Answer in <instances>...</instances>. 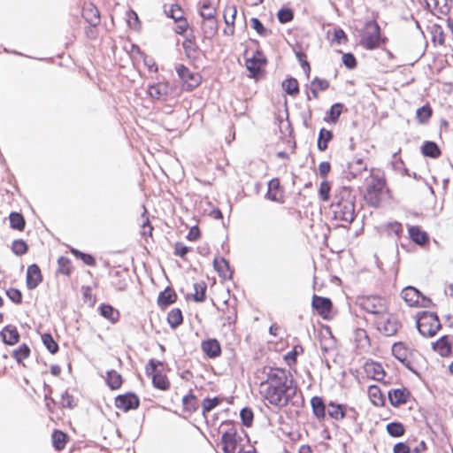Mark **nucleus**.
I'll list each match as a JSON object with an SVG mask.
<instances>
[{
  "label": "nucleus",
  "instance_id": "42",
  "mask_svg": "<svg viewBox=\"0 0 453 453\" xmlns=\"http://www.w3.org/2000/svg\"><path fill=\"white\" fill-rule=\"evenodd\" d=\"M151 380L153 387L157 389L165 391L170 388V381L167 376L160 372H153Z\"/></svg>",
  "mask_w": 453,
  "mask_h": 453
},
{
  "label": "nucleus",
  "instance_id": "64",
  "mask_svg": "<svg viewBox=\"0 0 453 453\" xmlns=\"http://www.w3.org/2000/svg\"><path fill=\"white\" fill-rule=\"evenodd\" d=\"M385 229L388 235L395 234L397 237H400L403 232V225L398 221L388 222Z\"/></svg>",
  "mask_w": 453,
  "mask_h": 453
},
{
  "label": "nucleus",
  "instance_id": "13",
  "mask_svg": "<svg viewBox=\"0 0 453 453\" xmlns=\"http://www.w3.org/2000/svg\"><path fill=\"white\" fill-rule=\"evenodd\" d=\"M401 326L400 321L393 315H390L385 320L377 321L378 330L385 336L395 335Z\"/></svg>",
  "mask_w": 453,
  "mask_h": 453
},
{
  "label": "nucleus",
  "instance_id": "44",
  "mask_svg": "<svg viewBox=\"0 0 453 453\" xmlns=\"http://www.w3.org/2000/svg\"><path fill=\"white\" fill-rule=\"evenodd\" d=\"M10 220V227L18 230L23 231L26 226V219L21 212L12 211L9 214Z\"/></svg>",
  "mask_w": 453,
  "mask_h": 453
},
{
  "label": "nucleus",
  "instance_id": "15",
  "mask_svg": "<svg viewBox=\"0 0 453 453\" xmlns=\"http://www.w3.org/2000/svg\"><path fill=\"white\" fill-rule=\"evenodd\" d=\"M411 396V392L407 388H392L388 392V398L390 404L396 408L405 404Z\"/></svg>",
  "mask_w": 453,
  "mask_h": 453
},
{
  "label": "nucleus",
  "instance_id": "34",
  "mask_svg": "<svg viewBox=\"0 0 453 453\" xmlns=\"http://www.w3.org/2000/svg\"><path fill=\"white\" fill-rule=\"evenodd\" d=\"M368 395L375 406H384L386 404V397L378 385H371L368 387Z\"/></svg>",
  "mask_w": 453,
  "mask_h": 453
},
{
  "label": "nucleus",
  "instance_id": "33",
  "mask_svg": "<svg viewBox=\"0 0 453 453\" xmlns=\"http://www.w3.org/2000/svg\"><path fill=\"white\" fill-rule=\"evenodd\" d=\"M423 156L430 158H438L441 155V150L438 144L434 141H426L423 142L421 148Z\"/></svg>",
  "mask_w": 453,
  "mask_h": 453
},
{
  "label": "nucleus",
  "instance_id": "50",
  "mask_svg": "<svg viewBox=\"0 0 453 453\" xmlns=\"http://www.w3.org/2000/svg\"><path fill=\"white\" fill-rule=\"evenodd\" d=\"M127 23L129 28L139 30L141 28V21L137 12L132 8H128L126 12Z\"/></svg>",
  "mask_w": 453,
  "mask_h": 453
},
{
  "label": "nucleus",
  "instance_id": "38",
  "mask_svg": "<svg viewBox=\"0 0 453 453\" xmlns=\"http://www.w3.org/2000/svg\"><path fill=\"white\" fill-rule=\"evenodd\" d=\"M105 381L110 389L117 390L122 386L123 379L121 374L115 370H109L106 372Z\"/></svg>",
  "mask_w": 453,
  "mask_h": 453
},
{
  "label": "nucleus",
  "instance_id": "43",
  "mask_svg": "<svg viewBox=\"0 0 453 453\" xmlns=\"http://www.w3.org/2000/svg\"><path fill=\"white\" fill-rule=\"evenodd\" d=\"M386 431L390 437L398 438L404 434L405 426L400 421H392L387 424Z\"/></svg>",
  "mask_w": 453,
  "mask_h": 453
},
{
  "label": "nucleus",
  "instance_id": "58",
  "mask_svg": "<svg viewBox=\"0 0 453 453\" xmlns=\"http://www.w3.org/2000/svg\"><path fill=\"white\" fill-rule=\"evenodd\" d=\"M277 19L280 23L287 24L294 19V12L289 7H281L277 12Z\"/></svg>",
  "mask_w": 453,
  "mask_h": 453
},
{
  "label": "nucleus",
  "instance_id": "27",
  "mask_svg": "<svg viewBox=\"0 0 453 453\" xmlns=\"http://www.w3.org/2000/svg\"><path fill=\"white\" fill-rule=\"evenodd\" d=\"M346 405L334 401H329L326 414L334 420H342L345 418Z\"/></svg>",
  "mask_w": 453,
  "mask_h": 453
},
{
  "label": "nucleus",
  "instance_id": "39",
  "mask_svg": "<svg viewBox=\"0 0 453 453\" xmlns=\"http://www.w3.org/2000/svg\"><path fill=\"white\" fill-rule=\"evenodd\" d=\"M182 406L183 410L187 412L193 413L198 410V402L196 395L193 393L192 389L183 396L182 398Z\"/></svg>",
  "mask_w": 453,
  "mask_h": 453
},
{
  "label": "nucleus",
  "instance_id": "6",
  "mask_svg": "<svg viewBox=\"0 0 453 453\" xmlns=\"http://www.w3.org/2000/svg\"><path fill=\"white\" fill-rule=\"evenodd\" d=\"M221 426H230L221 435L222 449L224 453H237L238 444L242 441V437L238 435L237 429L233 420H225Z\"/></svg>",
  "mask_w": 453,
  "mask_h": 453
},
{
  "label": "nucleus",
  "instance_id": "31",
  "mask_svg": "<svg viewBox=\"0 0 453 453\" xmlns=\"http://www.w3.org/2000/svg\"><path fill=\"white\" fill-rule=\"evenodd\" d=\"M333 202H339V203L356 202V196L353 194L352 188L349 186L341 187L335 192Z\"/></svg>",
  "mask_w": 453,
  "mask_h": 453
},
{
  "label": "nucleus",
  "instance_id": "5",
  "mask_svg": "<svg viewBox=\"0 0 453 453\" xmlns=\"http://www.w3.org/2000/svg\"><path fill=\"white\" fill-rule=\"evenodd\" d=\"M267 64V58L258 47L250 58L245 57V66L250 73V77L255 80L261 79L265 74L264 67Z\"/></svg>",
  "mask_w": 453,
  "mask_h": 453
},
{
  "label": "nucleus",
  "instance_id": "21",
  "mask_svg": "<svg viewBox=\"0 0 453 453\" xmlns=\"http://www.w3.org/2000/svg\"><path fill=\"white\" fill-rule=\"evenodd\" d=\"M310 403L313 416L319 421L325 420L327 412V403H326L324 398L322 396L314 395L311 397Z\"/></svg>",
  "mask_w": 453,
  "mask_h": 453
},
{
  "label": "nucleus",
  "instance_id": "14",
  "mask_svg": "<svg viewBox=\"0 0 453 453\" xmlns=\"http://www.w3.org/2000/svg\"><path fill=\"white\" fill-rule=\"evenodd\" d=\"M43 280L41 269L37 264L28 265L27 269L26 285L27 289L36 288Z\"/></svg>",
  "mask_w": 453,
  "mask_h": 453
},
{
  "label": "nucleus",
  "instance_id": "55",
  "mask_svg": "<svg viewBox=\"0 0 453 453\" xmlns=\"http://www.w3.org/2000/svg\"><path fill=\"white\" fill-rule=\"evenodd\" d=\"M112 287L118 291H124L127 288V282L125 278L122 277V273L120 271H115L112 273Z\"/></svg>",
  "mask_w": 453,
  "mask_h": 453
},
{
  "label": "nucleus",
  "instance_id": "45",
  "mask_svg": "<svg viewBox=\"0 0 453 453\" xmlns=\"http://www.w3.org/2000/svg\"><path fill=\"white\" fill-rule=\"evenodd\" d=\"M195 293L191 298L196 303H203L206 300L207 285L204 281L196 282L194 284Z\"/></svg>",
  "mask_w": 453,
  "mask_h": 453
},
{
  "label": "nucleus",
  "instance_id": "18",
  "mask_svg": "<svg viewBox=\"0 0 453 453\" xmlns=\"http://www.w3.org/2000/svg\"><path fill=\"white\" fill-rule=\"evenodd\" d=\"M201 349L204 355L211 359L220 357L222 352L220 342L216 338L203 340L201 342Z\"/></svg>",
  "mask_w": 453,
  "mask_h": 453
},
{
  "label": "nucleus",
  "instance_id": "17",
  "mask_svg": "<svg viewBox=\"0 0 453 453\" xmlns=\"http://www.w3.org/2000/svg\"><path fill=\"white\" fill-rule=\"evenodd\" d=\"M213 267L218 275L222 280H232L234 270L231 268L229 261L223 257H215L213 259Z\"/></svg>",
  "mask_w": 453,
  "mask_h": 453
},
{
  "label": "nucleus",
  "instance_id": "60",
  "mask_svg": "<svg viewBox=\"0 0 453 453\" xmlns=\"http://www.w3.org/2000/svg\"><path fill=\"white\" fill-rule=\"evenodd\" d=\"M250 27L260 35L263 37H266L269 34H271V31L267 29L264 24L261 22V20L258 18H251L250 20Z\"/></svg>",
  "mask_w": 453,
  "mask_h": 453
},
{
  "label": "nucleus",
  "instance_id": "57",
  "mask_svg": "<svg viewBox=\"0 0 453 453\" xmlns=\"http://www.w3.org/2000/svg\"><path fill=\"white\" fill-rule=\"evenodd\" d=\"M58 272L64 275L69 276L73 273L71 260L69 257L61 256L58 259Z\"/></svg>",
  "mask_w": 453,
  "mask_h": 453
},
{
  "label": "nucleus",
  "instance_id": "62",
  "mask_svg": "<svg viewBox=\"0 0 453 453\" xmlns=\"http://www.w3.org/2000/svg\"><path fill=\"white\" fill-rule=\"evenodd\" d=\"M431 35L434 43L438 42L440 45L444 44V33L442 27L440 25L435 24L432 27Z\"/></svg>",
  "mask_w": 453,
  "mask_h": 453
},
{
  "label": "nucleus",
  "instance_id": "41",
  "mask_svg": "<svg viewBox=\"0 0 453 453\" xmlns=\"http://www.w3.org/2000/svg\"><path fill=\"white\" fill-rule=\"evenodd\" d=\"M167 323L172 329L178 328L183 323V314L180 308L171 310L166 318Z\"/></svg>",
  "mask_w": 453,
  "mask_h": 453
},
{
  "label": "nucleus",
  "instance_id": "24",
  "mask_svg": "<svg viewBox=\"0 0 453 453\" xmlns=\"http://www.w3.org/2000/svg\"><path fill=\"white\" fill-rule=\"evenodd\" d=\"M365 371L368 377L380 381L386 375V372L381 364L372 360L366 361L364 365Z\"/></svg>",
  "mask_w": 453,
  "mask_h": 453
},
{
  "label": "nucleus",
  "instance_id": "11",
  "mask_svg": "<svg viewBox=\"0 0 453 453\" xmlns=\"http://www.w3.org/2000/svg\"><path fill=\"white\" fill-rule=\"evenodd\" d=\"M148 95L153 100L166 101L172 94V88L169 82L150 83L147 89Z\"/></svg>",
  "mask_w": 453,
  "mask_h": 453
},
{
  "label": "nucleus",
  "instance_id": "40",
  "mask_svg": "<svg viewBox=\"0 0 453 453\" xmlns=\"http://www.w3.org/2000/svg\"><path fill=\"white\" fill-rule=\"evenodd\" d=\"M365 170L366 166L357 167L354 163H348L346 169L342 171V178L347 181H351L357 178Z\"/></svg>",
  "mask_w": 453,
  "mask_h": 453
},
{
  "label": "nucleus",
  "instance_id": "25",
  "mask_svg": "<svg viewBox=\"0 0 453 453\" xmlns=\"http://www.w3.org/2000/svg\"><path fill=\"white\" fill-rule=\"evenodd\" d=\"M432 348L442 357H449L452 352V344L448 335L441 336L435 342L432 343Z\"/></svg>",
  "mask_w": 453,
  "mask_h": 453
},
{
  "label": "nucleus",
  "instance_id": "29",
  "mask_svg": "<svg viewBox=\"0 0 453 453\" xmlns=\"http://www.w3.org/2000/svg\"><path fill=\"white\" fill-rule=\"evenodd\" d=\"M421 292L415 287L407 286L405 287L401 293V296L404 302L410 307H415L418 303V299L420 297Z\"/></svg>",
  "mask_w": 453,
  "mask_h": 453
},
{
  "label": "nucleus",
  "instance_id": "7",
  "mask_svg": "<svg viewBox=\"0 0 453 453\" xmlns=\"http://www.w3.org/2000/svg\"><path fill=\"white\" fill-rule=\"evenodd\" d=\"M176 73L183 82V87L186 91H193L202 82V76L198 73L191 72L185 65L178 64L175 66Z\"/></svg>",
  "mask_w": 453,
  "mask_h": 453
},
{
  "label": "nucleus",
  "instance_id": "20",
  "mask_svg": "<svg viewBox=\"0 0 453 453\" xmlns=\"http://www.w3.org/2000/svg\"><path fill=\"white\" fill-rule=\"evenodd\" d=\"M409 238L412 242L420 247L429 243V234L419 226H408Z\"/></svg>",
  "mask_w": 453,
  "mask_h": 453
},
{
  "label": "nucleus",
  "instance_id": "63",
  "mask_svg": "<svg viewBox=\"0 0 453 453\" xmlns=\"http://www.w3.org/2000/svg\"><path fill=\"white\" fill-rule=\"evenodd\" d=\"M332 42L339 45L345 44L348 42V35L342 27H336L334 28Z\"/></svg>",
  "mask_w": 453,
  "mask_h": 453
},
{
  "label": "nucleus",
  "instance_id": "37",
  "mask_svg": "<svg viewBox=\"0 0 453 453\" xmlns=\"http://www.w3.org/2000/svg\"><path fill=\"white\" fill-rule=\"evenodd\" d=\"M51 440L54 449L57 451H60L65 447L68 441V435L61 430L55 429L51 434Z\"/></svg>",
  "mask_w": 453,
  "mask_h": 453
},
{
  "label": "nucleus",
  "instance_id": "22",
  "mask_svg": "<svg viewBox=\"0 0 453 453\" xmlns=\"http://www.w3.org/2000/svg\"><path fill=\"white\" fill-rule=\"evenodd\" d=\"M177 298L175 290L172 287L167 286L163 291L159 292L157 303L161 310H165L171 304L176 303Z\"/></svg>",
  "mask_w": 453,
  "mask_h": 453
},
{
  "label": "nucleus",
  "instance_id": "1",
  "mask_svg": "<svg viewBox=\"0 0 453 453\" xmlns=\"http://www.w3.org/2000/svg\"><path fill=\"white\" fill-rule=\"evenodd\" d=\"M266 379L261 386L266 385L265 399L279 409L288 405L287 389H292L293 379L288 378L285 368L267 366L264 368Z\"/></svg>",
  "mask_w": 453,
  "mask_h": 453
},
{
  "label": "nucleus",
  "instance_id": "54",
  "mask_svg": "<svg viewBox=\"0 0 453 453\" xmlns=\"http://www.w3.org/2000/svg\"><path fill=\"white\" fill-rule=\"evenodd\" d=\"M240 418L243 426L250 427L253 425L254 412L250 407L245 406L240 411Z\"/></svg>",
  "mask_w": 453,
  "mask_h": 453
},
{
  "label": "nucleus",
  "instance_id": "2",
  "mask_svg": "<svg viewBox=\"0 0 453 453\" xmlns=\"http://www.w3.org/2000/svg\"><path fill=\"white\" fill-rule=\"evenodd\" d=\"M416 326L421 335L434 337L441 328V324L436 312L422 311L417 313Z\"/></svg>",
  "mask_w": 453,
  "mask_h": 453
},
{
  "label": "nucleus",
  "instance_id": "10",
  "mask_svg": "<svg viewBox=\"0 0 453 453\" xmlns=\"http://www.w3.org/2000/svg\"><path fill=\"white\" fill-rule=\"evenodd\" d=\"M115 406L124 412L136 410L140 406V398L134 392H127L115 397Z\"/></svg>",
  "mask_w": 453,
  "mask_h": 453
},
{
  "label": "nucleus",
  "instance_id": "30",
  "mask_svg": "<svg viewBox=\"0 0 453 453\" xmlns=\"http://www.w3.org/2000/svg\"><path fill=\"white\" fill-rule=\"evenodd\" d=\"M344 109L345 106L342 103L333 104L330 109L326 112L325 117L323 119L324 121L326 123L336 124Z\"/></svg>",
  "mask_w": 453,
  "mask_h": 453
},
{
  "label": "nucleus",
  "instance_id": "47",
  "mask_svg": "<svg viewBox=\"0 0 453 453\" xmlns=\"http://www.w3.org/2000/svg\"><path fill=\"white\" fill-rule=\"evenodd\" d=\"M303 352V348L300 344L295 345L292 349L287 352L283 359L288 364V365L291 366L296 365L297 362V357Z\"/></svg>",
  "mask_w": 453,
  "mask_h": 453
},
{
  "label": "nucleus",
  "instance_id": "8",
  "mask_svg": "<svg viewBox=\"0 0 453 453\" xmlns=\"http://www.w3.org/2000/svg\"><path fill=\"white\" fill-rule=\"evenodd\" d=\"M360 307L372 314H383L388 311L387 301L380 296H369L360 299Z\"/></svg>",
  "mask_w": 453,
  "mask_h": 453
},
{
  "label": "nucleus",
  "instance_id": "26",
  "mask_svg": "<svg viewBox=\"0 0 453 453\" xmlns=\"http://www.w3.org/2000/svg\"><path fill=\"white\" fill-rule=\"evenodd\" d=\"M82 16L93 27H97L101 22L100 12L93 4H89L83 9Z\"/></svg>",
  "mask_w": 453,
  "mask_h": 453
},
{
  "label": "nucleus",
  "instance_id": "51",
  "mask_svg": "<svg viewBox=\"0 0 453 453\" xmlns=\"http://www.w3.org/2000/svg\"><path fill=\"white\" fill-rule=\"evenodd\" d=\"M280 188V180L278 178H273L268 182V190L265 194V198L273 201L278 202L279 198L275 193Z\"/></svg>",
  "mask_w": 453,
  "mask_h": 453
},
{
  "label": "nucleus",
  "instance_id": "3",
  "mask_svg": "<svg viewBox=\"0 0 453 453\" xmlns=\"http://www.w3.org/2000/svg\"><path fill=\"white\" fill-rule=\"evenodd\" d=\"M381 36V29L375 20H368L365 23V31L360 39V45L367 50H373L380 47L386 42Z\"/></svg>",
  "mask_w": 453,
  "mask_h": 453
},
{
  "label": "nucleus",
  "instance_id": "36",
  "mask_svg": "<svg viewBox=\"0 0 453 453\" xmlns=\"http://www.w3.org/2000/svg\"><path fill=\"white\" fill-rule=\"evenodd\" d=\"M281 87H282L283 90L285 91V93L290 96L295 97L300 92L298 81L292 76L287 77L282 81Z\"/></svg>",
  "mask_w": 453,
  "mask_h": 453
},
{
  "label": "nucleus",
  "instance_id": "9",
  "mask_svg": "<svg viewBox=\"0 0 453 453\" xmlns=\"http://www.w3.org/2000/svg\"><path fill=\"white\" fill-rule=\"evenodd\" d=\"M355 203L356 202L341 203L333 202L331 203V209L333 210L334 218L335 219L351 223L355 218Z\"/></svg>",
  "mask_w": 453,
  "mask_h": 453
},
{
  "label": "nucleus",
  "instance_id": "49",
  "mask_svg": "<svg viewBox=\"0 0 453 453\" xmlns=\"http://www.w3.org/2000/svg\"><path fill=\"white\" fill-rule=\"evenodd\" d=\"M42 342L50 354H56L59 350L58 342L50 333L42 334Z\"/></svg>",
  "mask_w": 453,
  "mask_h": 453
},
{
  "label": "nucleus",
  "instance_id": "4",
  "mask_svg": "<svg viewBox=\"0 0 453 453\" xmlns=\"http://www.w3.org/2000/svg\"><path fill=\"white\" fill-rule=\"evenodd\" d=\"M385 190L388 192L385 179L372 176V181L367 185L364 195L366 203L371 207L379 208L381 203V195Z\"/></svg>",
  "mask_w": 453,
  "mask_h": 453
},
{
  "label": "nucleus",
  "instance_id": "12",
  "mask_svg": "<svg viewBox=\"0 0 453 453\" xmlns=\"http://www.w3.org/2000/svg\"><path fill=\"white\" fill-rule=\"evenodd\" d=\"M392 354L406 369L414 374H418V372L413 367L412 363L407 359V349L404 343L402 342H395L392 346Z\"/></svg>",
  "mask_w": 453,
  "mask_h": 453
},
{
  "label": "nucleus",
  "instance_id": "52",
  "mask_svg": "<svg viewBox=\"0 0 453 453\" xmlns=\"http://www.w3.org/2000/svg\"><path fill=\"white\" fill-rule=\"evenodd\" d=\"M30 348L27 343H22L19 347L12 351V357L17 363H21L24 359H27L30 355Z\"/></svg>",
  "mask_w": 453,
  "mask_h": 453
},
{
  "label": "nucleus",
  "instance_id": "46",
  "mask_svg": "<svg viewBox=\"0 0 453 453\" xmlns=\"http://www.w3.org/2000/svg\"><path fill=\"white\" fill-rule=\"evenodd\" d=\"M354 341L357 348L365 349L370 346V338L363 328H357L354 331Z\"/></svg>",
  "mask_w": 453,
  "mask_h": 453
},
{
  "label": "nucleus",
  "instance_id": "56",
  "mask_svg": "<svg viewBox=\"0 0 453 453\" xmlns=\"http://www.w3.org/2000/svg\"><path fill=\"white\" fill-rule=\"evenodd\" d=\"M168 18L173 19L175 23L183 19L184 12L179 4H171L168 11H165Z\"/></svg>",
  "mask_w": 453,
  "mask_h": 453
},
{
  "label": "nucleus",
  "instance_id": "48",
  "mask_svg": "<svg viewBox=\"0 0 453 453\" xmlns=\"http://www.w3.org/2000/svg\"><path fill=\"white\" fill-rule=\"evenodd\" d=\"M223 401L221 396H214L212 398L206 397L202 402V413L205 415L207 412L212 411Z\"/></svg>",
  "mask_w": 453,
  "mask_h": 453
},
{
  "label": "nucleus",
  "instance_id": "32",
  "mask_svg": "<svg viewBox=\"0 0 453 453\" xmlns=\"http://www.w3.org/2000/svg\"><path fill=\"white\" fill-rule=\"evenodd\" d=\"M309 89L312 94V97L314 99L319 98V93L320 91H326L330 87V83L327 80L319 78L318 76L314 77L313 80L308 84Z\"/></svg>",
  "mask_w": 453,
  "mask_h": 453
},
{
  "label": "nucleus",
  "instance_id": "61",
  "mask_svg": "<svg viewBox=\"0 0 453 453\" xmlns=\"http://www.w3.org/2000/svg\"><path fill=\"white\" fill-rule=\"evenodd\" d=\"M181 45L184 50L185 56L188 59H195L196 58V54L200 50V48L196 42H191V43L182 42Z\"/></svg>",
  "mask_w": 453,
  "mask_h": 453
},
{
  "label": "nucleus",
  "instance_id": "28",
  "mask_svg": "<svg viewBox=\"0 0 453 453\" xmlns=\"http://www.w3.org/2000/svg\"><path fill=\"white\" fill-rule=\"evenodd\" d=\"M98 311L103 318L108 319L112 324L119 320V311L110 303H101L98 306Z\"/></svg>",
  "mask_w": 453,
  "mask_h": 453
},
{
  "label": "nucleus",
  "instance_id": "59",
  "mask_svg": "<svg viewBox=\"0 0 453 453\" xmlns=\"http://www.w3.org/2000/svg\"><path fill=\"white\" fill-rule=\"evenodd\" d=\"M28 245L23 239H16L12 242V251L16 256H23L28 251Z\"/></svg>",
  "mask_w": 453,
  "mask_h": 453
},
{
  "label": "nucleus",
  "instance_id": "53",
  "mask_svg": "<svg viewBox=\"0 0 453 453\" xmlns=\"http://www.w3.org/2000/svg\"><path fill=\"white\" fill-rule=\"evenodd\" d=\"M433 110L429 104H425L416 111V118L420 124L426 123L431 118Z\"/></svg>",
  "mask_w": 453,
  "mask_h": 453
},
{
  "label": "nucleus",
  "instance_id": "19",
  "mask_svg": "<svg viewBox=\"0 0 453 453\" xmlns=\"http://www.w3.org/2000/svg\"><path fill=\"white\" fill-rule=\"evenodd\" d=\"M333 306L332 301L328 297L313 295L311 307L322 318H326Z\"/></svg>",
  "mask_w": 453,
  "mask_h": 453
},
{
  "label": "nucleus",
  "instance_id": "23",
  "mask_svg": "<svg viewBox=\"0 0 453 453\" xmlns=\"http://www.w3.org/2000/svg\"><path fill=\"white\" fill-rule=\"evenodd\" d=\"M2 341L6 345H15L19 342L20 334L15 326L6 325L0 332Z\"/></svg>",
  "mask_w": 453,
  "mask_h": 453
},
{
  "label": "nucleus",
  "instance_id": "35",
  "mask_svg": "<svg viewBox=\"0 0 453 453\" xmlns=\"http://www.w3.org/2000/svg\"><path fill=\"white\" fill-rule=\"evenodd\" d=\"M334 139V134L332 131L327 130L325 127L320 128L317 140V148L319 151H325L328 143Z\"/></svg>",
  "mask_w": 453,
  "mask_h": 453
},
{
  "label": "nucleus",
  "instance_id": "16",
  "mask_svg": "<svg viewBox=\"0 0 453 453\" xmlns=\"http://www.w3.org/2000/svg\"><path fill=\"white\" fill-rule=\"evenodd\" d=\"M202 31L203 39H212L218 33V21L216 16L208 12L203 15Z\"/></svg>",
  "mask_w": 453,
  "mask_h": 453
}]
</instances>
